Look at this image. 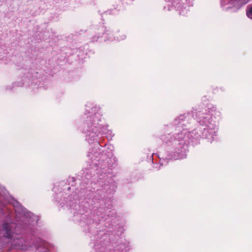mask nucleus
<instances>
[{
  "label": "nucleus",
  "mask_w": 252,
  "mask_h": 252,
  "mask_svg": "<svg viewBox=\"0 0 252 252\" xmlns=\"http://www.w3.org/2000/svg\"><path fill=\"white\" fill-rule=\"evenodd\" d=\"M216 108L213 105H209L208 113H202L198 112L197 114L198 122L202 127V136L207 138L212 142L216 136L218 130V124L216 121L214 120L213 116L214 115Z\"/></svg>",
  "instance_id": "f257e3e1"
},
{
  "label": "nucleus",
  "mask_w": 252,
  "mask_h": 252,
  "mask_svg": "<svg viewBox=\"0 0 252 252\" xmlns=\"http://www.w3.org/2000/svg\"><path fill=\"white\" fill-rule=\"evenodd\" d=\"M250 0H233L230 1V6L227 8H233L234 11L239 10L241 7L247 4Z\"/></svg>",
  "instance_id": "f03ea898"
},
{
  "label": "nucleus",
  "mask_w": 252,
  "mask_h": 252,
  "mask_svg": "<svg viewBox=\"0 0 252 252\" xmlns=\"http://www.w3.org/2000/svg\"><path fill=\"white\" fill-rule=\"evenodd\" d=\"M3 230L4 231V233L3 234L4 236L10 238L12 236L10 224L9 223H4L3 224Z\"/></svg>",
  "instance_id": "7ed1b4c3"
},
{
  "label": "nucleus",
  "mask_w": 252,
  "mask_h": 252,
  "mask_svg": "<svg viewBox=\"0 0 252 252\" xmlns=\"http://www.w3.org/2000/svg\"><path fill=\"white\" fill-rule=\"evenodd\" d=\"M246 13L247 16L252 19V6L247 9Z\"/></svg>",
  "instance_id": "20e7f679"
},
{
  "label": "nucleus",
  "mask_w": 252,
  "mask_h": 252,
  "mask_svg": "<svg viewBox=\"0 0 252 252\" xmlns=\"http://www.w3.org/2000/svg\"><path fill=\"white\" fill-rule=\"evenodd\" d=\"M188 9H187L185 7L184 9H182V8L179 9L180 14L181 15H186L188 13Z\"/></svg>",
  "instance_id": "39448f33"
},
{
  "label": "nucleus",
  "mask_w": 252,
  "mask_h": 252,
  "mask_svg": "<svg viewBox=\"0 0 252 252\" xmlns=\"http://www.w3.org/2000/svg\"><path fill=\"white\" fill-rule=\"evenodd\" d=\"M13 206L15 208V211L16 212H18L19 207H21V205L19 204L18 202H15Z\"/></svg>",
  "instance_id": "423d86ee"
},
{
  "label": "nucleus",
  "mask_w": 252,
  "mask_h": 252,
  "mask_svg": "<svg viewBox=\"0 0 252 252\" xmlns=\"http://www.w3.org/2000/svg\"><path fill=\"white\" fill-rule=\"evenodd\" d=\"M99 132L102 133L103 134H106V132L105 130H101L99 131Z\"/></svg>",
  "instance_id": "0eeeda50"
},
{
  "label": "nucleus",
  "mask_w": 252,
  "mask_h": 252,
  "mask_svg": "<svg viewBox=\"0 0 252 252\" xmlns=\"http://www.w3.org/2000/svg\"><path fill=\"white\" fill-rule=\"evenodd\" d=\"M125 35H123V37H121V39H118V38L117 40H121V39H125Z\"/></svg>",
  "instance_id": "6e6552de"
},
{
  "label": "nucleus",
  "mask_w": 252,
  "mask_h": 252,
  "mask_svg": "<svg viewBox=\"0 0 252 252\" xmlns=\"http://www.w3.org/2000/svg\"><path fill=\"white\" fill-rule=\"evenodd\" d=\"M166 1H168L169 0H166Z\"/></svg>",
  "instance_id": "1a4fd4ad"
}]
</instances>
